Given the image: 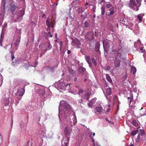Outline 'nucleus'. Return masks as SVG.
<instances>
[{"label": "nucleus", "mask_w": 146, "mask_h": 146, "mask_svg": "<svg viewBox=\"0 0 146 146\" xmlns=\"http://www.w3.org/2000/svg\"><path fill=\"white\" fill-rule=\"evenodd\" d=\"M110 66H107V67L106 68V70H107L108 71L110 70Z\"/></svg>", "instance_id": "nucleus-49"}, {"label": "nucleus", "mask_w": 146, "mask_h": 146, "mask_svg": "<svg viewBox=\"0 0 146 146\" xmlns=\"http://www.w3.org/2000/svg\"><path fill=\"white\" fill-rule=\"evenodd\" d=\"M112 6V4L108 3L106 5V7L108 8H109Z\"/></svg>", "instance_id": "nucleus-36"}, {"label": "nucleus", "mask_w": 146, "mask_h": 146, "mask_svg": "<svg viewBox=\"0 0 146 146\" xmlns=\"http://www.w3.org/2000/svg\"><path fill=\"white\" fill-rule=\"evenodd\" d=\"M86 69L82 66L79 67L78 69V72L79 74L84 75L86 71Z\"/></svg>", "instance_id": "nucleus-6"}, {"label": "nucleus", "mask_w": 146, "mask_h": 146, "mask_svg": "<svg viewBox=\"0 0 146 146\" xmlns=\"http://www.w3.org/2000/svg\"><path fill=\"white\" fill-rule=\"evenodd\" d=\"M92 140L93 142V144L94 145V144H95V143L94 140L93 138H92Z\"/></svg>", "instance_id": "nucleus-59"}, {"label": "nucleus", "mask_w": 146, "mask_h": 146, "mask_svg": "<svg viewBox=\"0 0 146 146\" xmlns=\"http://www.w3.org/2000/svg\"><path fill=\"white\" fill-rule=\"evenodd\" d=\"M84 74H85V77L88 78V74L86 71L85 72Z\"/></svg>", "instance_id": "nucleus-41"}, {"label": "nucleus", "mask_w": 146, "mask_h": 146, "mask_svg": "<svg viewBox=\"0 0 146 146\" xmlns=\"http://www.w3.org/2000/svg\"><path fill=\"white\" fill-rule=\"evenodd\" d=\"M81 17L83 19H85L87 17V16H85L84 15L82 14L81 15Z\"/></svg>", "instance_id": "nucleus-42"}, {"label": "nucleus", "mask_w": 146, "mask_h": 146, "mask_svg": "<svg viewBox=\"0 0 146 146\" xmlns=\"http://www.w3.org/2000/svg\"><path fill=\"white\" fill-rule=\"evenodd\" d=\"M94 146H100V145L99 144L98 142H96L95 144L94 145Z\"/></svg>", "instance_id": "nucleus-45"}, {"label": "nucleus", "mask_w": 146, "mask_h": 146, "mask_svg": "<svg viewBox=\"0 0 146 146\" xmlns=\"http://www.w3.org/2000/svg\"><path fill=\"white\" fill-rule=\"evenodd\" d=\"M105 7L104 6H102L101 8V15H103L104 14Z\"/></svg>", "instance_id": "nucleus-26"}, {"label": "nucleus", "mask_w": 146, "mask_h": 146, "mask_svg": "<svg viewBox=\"0 0 146 146\" xmlns=\"http://www.w3.org/2000/svg\"><path fill=\"white\" fill-rule=\"evenodd\" d=\"M3 41V39L1 38L0 40V45L1 46H2L1 43Z\"/></svg>", "instance_id": "nucleus-47"}, {"label": "nucleus", "mask_w": 146, "mask_h": 146, "mask_svg": "<svg viewBox=\"0 0 146 146\" xmlns=\"http://www.w3.org/2000/svg\"><path fill=\"white\" fill-rule=\"evenodd\" d=\"M48 46L47 47V49L45 50V52H43V50H42L41 51L42 53V54H45V53L47 51V50H49L52 48V46L50 42H49L48 44Z\"/></svg>", "instance_id": "nucleus-14"}, {"label": "nucleus", "mask_w": 146, "mask_h": 146, "mask_svg": "<svg viewBox=\"0 0 146 146\" xmlns=\"http://www.w3.org/2000/svg\"><path fill=\"white\" fill-rule=\"evenodd\" d=\"M86 61L89 64H91V62L90 59V57L89 55L87 56L86 58Z\"/></svg>", "instance_id": "nucleus-25"}, {"label": "nucleus", "mask_w": 146, "mask_h": 146, "mask_svg": "<svg viewBox=\"0 0 146 146\" xmlns=\"http://www.w3.org/2000/svg\"><path fill=\"white\" fill-rule=\"evenodd\" d=\"M69 141V139L68 138V137L66 138H65V140L64 141V143L65 145V146H67L68 145V142Z\"/></svg>", "instance_id": "nucleus-24"}, {"label": "nucleus", "mask_w": 146, "mask_h": 146, "mask_svg": "<svg viewBox=\"0 0 146 146\" xmlns=\"http://www.w3.org/2000/svg\"><path fill=\"white\" fill-rule=\"evenodd\" d=\"M19 100H17L16 101V105H17L19 103Z\"/></svg>", "instance_id": "nucleus-54"}, {"label": "nucleus", "mask_w": 146, "mask_h": 146, "mask_svg": "<svg viewBox=\"0 0 146 146\" xmlns=\"http://www.w3.org/2000/svg\"><path fill=\"white\" fill-rule=\"evenodd\" d=\"M6 3V1L5 0H2L1 5V7L3 9V11H5V4Z\"/></svg>", "instance_id": "nucleus-17"}, {"label": "nucleus", "mask_w": 146, "mask_h": 146, "mask_svg": "<svg viewBox=\"0 0 146 146\" xmlns=\"http://www.w3.org/2000/svg\"><path fill=\"white\" fill-rule=\"evenodd\" d=\"M127 76V74L126 73H125V77H124V78H123V79L124 80H125L126 78V77Z\"/></svg>", "instance_id": "nucleus-53"}, {"label": "nucleus", "mask_w": 146, "mask_h": 146, "mask_svg": "<svg viewBox=\"0 0 146 146\" xmlns=\"http://www.w3.org/2000/svg\"><path fill=\"white\" fill-rule=\"evenodd\" d=\"M143 47H141L140 48V50L142 51V52H143Z\"/></svg>", "instance_id": "nucleus-58"}, {"label": "nucleus", "mask_w": 146, "mask_h": 146, "mask_svg": "<svg viewBox=\"0 0 146 146\" xmlns=\"http://www.w3.org/2000/svg\"><path fill=\"white\" fill-rule=\"evenodd\" d=\"M18 8V7L17 6L16 4L15 3L14 4H11V7L10 8L9 10L13 14L14 12L15 11V10Z\"/></svg>", "instance_id": "nucleus-5"}, {"label": "nucleus", "mask_w": 146, "mask_h": 146, "mask_svg": "<svg viewBox=\"0 0 146 146\" xmlns=\"http://www.w3.org/2000/svg\"><path fill=\"white\" fill-rule=\"evenodd\" d=\"M95 110H96V111L100 113L102 111V108L101 107H97L96 108Z\"/></svg>", "instance_id": "nucleus-23"}, {"label": "nucleus", "mask_w": 146, "mask_h": 146, "mask_svg": "<svg viewBox=\"0 0 146 146\" xmlns=\"http://www.w3.org/2000/svg\"><path fill=\"white\" fill-rule=\"evenodd\" d=\"M46 25L48 27V28L50 27V24L49 21L48 20H46Z\"/></svg>", "instance_id": "nucleus-35"}, {"label": "nucleus", "mask_w": 146, "mask_h": 146, "mask_svg": "<svg viewBox=\"0 0 146 146\" xmlns=\"http://www.w3.org/2000/svg\"><path fill=\"white\" fill-rule=\"evenodd\" d=\"M105 0H98L99 3L101 4Z\"/></svg>", "instance_id": "nucleus-46"}, {"label": "nucleus", "mask_w": 146, "mask_h": 146, "mask_svg": "<svg viewBox=\"0 0 146 146\" xmlns=\"http://www.w3.org/2000/svg\"><path fill=\"white\" fill-rule=\"evenodd\" d=\"M77 11L79 13H82L84 11V10L82 9L81 6H80L76 7Z\"/></svg>", "instance_id": "nucleus-18"}, {"label": "nucleus", "mask_w": 146, "mask_h": 146, "mask_svg": "<svg viewBox=\"0 0 146 146\" xmlns=\"http://www.w3.org/2000/svg\"><path fill=\"white\" fill-rule=\"evenodd\" d=\"M77 80V78H74V82H76V81Z\"/></svg>", "instance_id": "nucleus-64"}, {"label": "nucleus", "mask_w": 146, "mask_h": 146, "mask_svg": "<svg viewBox=\"0 0 146 146\" xmlns=\"http://www.w3.org/2000/svg\"><path fill=\"white\" fill-rule=\"evenodd\" d=\"M94 103H95L93 101H92V100H91L88 104V106L90 107H91Z\"/></svg>", "instance_id": "nucleus-29"}, {"label": "nucleus", "mask_w": 146, "mask_h": 146, "mask_svg": "<svg viewBox=\"0 0 146 146\" xmlns=\"http://www.w3.org/2000/svg\"><path fill=\"white\" fill-rule=\"evenodd\" d=\"M57 65L54 66H53L51 68V70H52L53 69H54L55 68H56L57 67Z\"/></svg>", "instance_id": "nucleus-52"}, {"label": "nucleus", "mask_w": 146, "mask_h": 146, "mask_svg": "<svg viewBox=\"0 0 146 146\" xmlns=\"http://www.w3.org/2000/svg\"><path fill=\"white\" fill-rule=\"evenodd\" d=\"M19 15L17 17V19L21 20L22 19V17L25 14V11L23 10L20 11L19 12Z\"/></svg>", "instance_id": "nucleus-11"}, {"label": "nucleus", "mask_w": 146, "mask_h": 146, "mask_svg": "<svg viewBox=\"0 0 146 146\" xmlns=\"http://www.w3.org/2000/svg\"><path fill=\"white\" fill-rule=\"evenodd\" d=\"M62 102L63 103L61 102V104L62 107L64 108V111H65V113H66L67 112L68 113V115H66L65 117V118L66 120L68 121L70 119L69 115H69L70 113V112L71 110L70 107V106L66 102L64 101H62Z\"/></svg>", "instance_id": "nucleus-2"}, {"label": "nucleus", "mask_w": 146, "mask_h": 146, "mask_svg": "<svg viewBox=\"0 0 146 146\" xmlns=\"http://www.w3.org/2000/svg\"><path fill=\"white\" fill-rule=\"evenodd\" d=\"M76 43V42L75 41H73L72 43V44H73L72 45H73L74 46H76V45H75Z\"/></svg>", "instance_id": "nucleus-57"}, {"label": "nucleus", "mask_w": 146, "mask_h": 146, "mask_svg": "<svg viewBox=\"0 0 146 146\" xmlns=\"http://www.w3.org/2000/svg\"><path fill=\"white\" fill-rule=\"evenodd\" d=\"M112 94L111 89L109 88L106 89V94L108 95H110Z\"/></svg>", "instance_id": "nucleus-16"}, {"label": "nucleus", "mask_w": 146, "mask_h": 146, "mask_svg": "<svg viewBox=\"0 0 146 146\" xmlns=\"http://www.w3.org/2000/svg\"><path fill=\"white\" fill-rule=\"evenodd\" d=\"M84 25L85 27L86 28H87L89 27V25H90V23L88 22H86L84 23Z\"/></svg>", "instance_id": "nucleus-33"}, {"label": "nucleus", "mask_w": 146, "mask_h": 146, "mask_svg": "<svg viewBox=\"0 0 146 146\" xmlns=\"http://www.w3.org/2000/svg\"><path fill=\"white\" fill-rule=\"evenodd\" d=\"M137 3V5H138V6L140 7L141 5V3L140 2V0H136Z\"/></svg>", "instance_id": "nucleus-39"}, {"label": "nucleus", "mask_w": 146, "mask_h": 146, "mask_svg": "<svg viewBox=\"0 0 146 146\" xmlns=\"http://www.w3.org/2000/svg\"><path fill=\"white\" fill-rule=\"evenodd\" d=\"M112 43L111 41L106 39L103 41V45L104 50L106 52H108L110 50V45Z\"/></svg>", "instance_id": "nucleus-3"}, {"label": "nucleus", "mask_w": 146, "mask_h": 146, "mask_svg": "<svg viewBox=\"0 0 146 146\" xmlns=\"http://www.w3.org/2000/svg\"><path fill=\"white\" fill-rule=\"evenodd\" d=\"M121 52L122 49L121 47L120 48H118L117 50L112 49L111 53L113 54H116L113 60L114 66L116 68L119 67L120 66L122 56Z\"/></svg>", "instance_id": "nucleus-1"}, {"label": "nucleus", "mask_w": 146, "mask_h": 146, "mask_svg": "<svg viewBox=\"0 0 146 146\" xmlns=\"http://www.w3.org/2000/svg\"><path fill=\"white\" fill-rule=\"evenodd\" d=\"M78 89L79 90L78 92L79 94L83 92V90L82 88H78Z\"/></svg>", "instance_id": "nucleus-38"}, {"label": "nucleus", "mask_w": 146, "mask_h": 146, "mask_svg": "<svg viewBox=\"0 0 146 146\" xmlns=\"http://www.w3.org/2000/svg\"><path fill=\"white\" fill-rule=\"evenodd\" d=\"M45 43H43L40 44L39 46V48L40 49H41L44 47L45 45Z\"/></svg>", "instance_id": "nucleus-34"}, {"label": "nucleus", "mask_w": 146, "mask_h": 146, "mask_svg": "<svg viewBox=\"0 0 146 146\" xmlns=\"http://www.w3.org/2000/svg\"><path fill=\"white\" fill-rule=\"evenodd\" d=\"M71 52V51L70 50H68L67 51V53L68 54H70Z\"/></svg>", "instance_id": "nucleus-60"}, {"label": "nucleus", "mask_w": 146, "mask_h": 146, "mask_svg": "<svg viewBox=\"0 0 146 146\" xmlns=\"http://www.w3.org/2000/svg\"><path fill=\"white\" fill-rule=\"evenodd\" d=\"M71 131V129L68 127H65L64 130V133L66 136L67 137L70 136Z\"/></svg>", "instance_id": "nucleus-7"}, {"label": "nucleus", "mask_w": 146, "mask_h": 146, "mask_svg": "<svg viewBox=\"0 0 146 146\" xmlns=\"http://www.w3.org/2000/svg\"><path fill=\"white\" fill-rule=\"evenodd\" d=\"M5 97V98L4 100L3 103L4 104L5 106H7L8 105L9 103L10 100H11V99L9 97H7V98L6 97Z\"/></svg>", "instance_id": "nucleus-13"}, {"label": "nucleus", "mask_w": 146, "mask_h": 146, "mask_svg": "<svg viewBox=\"0 0 146 146\" xmlns=\"http://www.w3.org/2000/svg\"><path fill=\"white\" fill-rule=\"evenodd\" d=\"M109 11L110 12H106V16H111L114 14L115 13V8L113 7H112L110 9Z\"/></svg>", "instance_id": "nucleus-9"}, {"label": "nucleus", "mask_w": 146, "mask_h": 146, "mask_svg": "<svg viewBox=\"0 0 146 146\" xmlns=\"http://www.w3.org/2000/svg\"><path fill=\"white\" fill-rule=\"evenodd\" d=\"M90 5L92 6V7H93L92 8V11L94 12H96V5Z\"/></svg>", "instance_id": "nucleus-32"}, {"label": "nucleus", "mask_w": 146, "mask_h": 146, "mask_svg": "<svg viewBox=\"0 0 146 146\" xmlns=\"http://www.w3.org/2000/svg\"><path fill=\"white\" fill-rule=\"evenodd\" d=\"M129 26H132L133 25V24L131 23H130L129 24Z\"/></svg>", "instance_id": "nucleus-62"}, {"label": "nucleus", "mask_w": 146, "mask_h": 146, "mask_svg": "<svg viewBox=\"0 0 146 146\" xmlns=\"http://www.w3.org/2000/svg\"><path fill=\"white\" fill-rule=\"evenodd\" d=\"M91 61L92 63L95 66L97 65V62L96 61V60L94 58H91Z\"/></svg>", "instance_id": "nucleus-27"}, {"label": "nucleus", "mask_w": 146, "mask_h": 146, "mask_svg": "<svg viewBox=\"0 0 146 146\" xmlns=\"http://www.w3.org/2000/svg\"><path fill=\"white\" fill-rule=\"evenodd\" d=\"M139 132L140 133L139 134L136 140L137 142H138L139 140L144 141L145 139V135L144 131L142 129H141Z\"/></svg>", "instance_id": "nucleus-4"}, {"label": "nucleus", "mask_w": 146, "mask_h": 146, "mask_svg": "<svg viewBox=\"0 0 146 146\" xmlns=\"http://www.w3.org/2000/svg\"><path fill=\"white\" fill-rule=\"evenodd\" d=\"M48 33H49V36L50 37H52V35H51L50 34V32H49Z\"/></svg>", "instance_id": "nucleus-56"}, {"label": "nucleus", "mask_w": 146, "mask_h": 146, "mask_svg": "<svg viewBox=\"0 0 146 146\" xmlns=\"http://www.w3.org/2000/svg\"><path fill=\"white\" fill-rule=\"evenodd\" d=\"M139 127L136 130L133 131H132L131 132V135H132L134 136L135 135H136L138 132L140 131L141 130V129H139Z\"/></svg>", "instance_id": "nucleus-19"}, {"label": "nucleus", "mask_w": 146, "mask_h": 146, "mask_svg": "<svg viewBox=\"0 0 146 146\" xmlns=\"http://www.w3.org/2000/svg\"><path fill=\"white\" fill-rule=\"evenodd\" d=\"M90 94L89 93H86L84 95V97L86 100H88L89 99Z\"/></svg>", "instance_id": "nucleus-21"}, {"label": "nucleus", "mask_w": 146, "mask_h": 146, "mask_svg": "<svg viewBox=\"0 0 146 146\" xmlns=\"http://www.w3.org/2000/svg\"><path fill=\"white\" fill-rule=\"evenodd\" d=\"M59 42V45L60 46V47H61L62 44V41H60Z\"/></svg>", "instance_id": "nucleus-51"}, {"label": "nucleus", "mask_w": 146, "mask_h": 146, "mask_svg": "<svg viewBox=\"0 0 146 146\" xmlns=\"http://www.w3.org/2000/svg\"><path fill=\"white\" fill-rule=\"evenodd\" d=\"M10 52L11 54V56L12 60H13L14 59V54H13V52H11V51H10Z\"/></svg>", "instance_id": "nucleus-44"}, {"label": "nucleus", "mask_w": 146, "mask_h": 146, "mask_svg": "<svg viewBox=\"0 0 146 146\" xmlns=\"http://www.w3.org/2000/svg\"><path fill=\"white\" fill-rule=\"evenodd\" d=\"M57 34L56 33L55 34V38H57V39H58V38H57Z\"/></svg>", "instance_id": "nucleus-63"}, {"label": "nucleus", "mask_w": 146, "mask_h": 146, "mask_svg": "<svg viewBox=\"0 0 146 146\" xmlns=\"http://www.w3.org/2000/svg\"><path fill=\"white\" fill-rule=\"evenodd\" d=\"M133 96H132L131 97V98H130V100H129V105L130 104H131V103L132 102V100H133Z\"/></svg>", "instance_id": "nucleus-40"}, {"label": "nucleus", "mask_w": 146, "mask_h": 146, "mask_svg": "<svg viewBox=\"0 0 146 146\" xmlns=\"http://www.w3.org/2000/svg\"><path fill=\"white\" fill-rule=\"evenodd\" d=\"M106 76L107 80L110 83H112V81L109 75L108 74H106Z\"/></svg>", "instance_id": "nucleus-20"}, {"label": "nucleus", "mask_w": 146, "mask_h": 146, "mask_svg": "<svg viewBox=\"0 0 146 146\" xmlns=\"http://www.w3.org/2000/svg\"><path fill=\"white\" fill-rule=\"evenodd\" d=\"M137 5L134 0H130L129 4V7L131 9L133 8V7L136 6Z\"/></svg>", "instance_id": "nucleus-10"}, {"label": "nucleus", "mask_w": 146, "mask_h": 146, "mask_svg": "<svg viewBox=\"0 0 146 146\" xmlns=\"http://www.w3.org/2000/svg\"><path fill=\"white\" fill-rule=\"evenodd\" d=\"M138 5H137L136 6V9H135V11H137L139 10V7L138 6Z\"/></svg>", "instance_id": "nucleus-48"}, {"label": "nucleus", "mask_w": 146, "mask_h": 146, "mask_svg": "<svg viewBox=\"0 0 146 146\" xmlns=\"http://www.w3.org/2000/svg\"><path fill=\"white\" fill-rule=\"evenodd\" d=\"M132 123L133 125L135 126H138V124L135 120H133L132 122Z\"/></svg>", "instance_id": "nucleus-30"}, {"label": "nucleus", "mask_w": 146, "mask_h": 146, "mask_svg": "<svg viewBox=\"0 0 146 146\" xmlns=\"http://www.w3.org/2000/svg\"><path fill=\"white\" fill-rule=\"evenodd\" d=\"M25 90L24 89L21 88L18 90L17 92V94L19 96H22L25 93Z\"/></svg>", "instance_id": "nucleus-8"}, {"label": "nucleus", "mask_w": 146, "mask_h": 146, "mask_svg": "<svg viewBox=\"0 0 146 146\" xmlns=\"http://www.w3.org/2000/svg\"><path fill=\"white\" fill-rule=\"evenodd\" d=\"M29 142H28L26 144V145H25L24 146H29V144H28V143H29Z\"/></svg>", "instance_id": "nucleus-61"}, {"label": "nucleus", "mask_w": 146, "mask_h": 146, "mask_svg": "<svg viewBox=\"0 0 146 146\" xmlns=\"http://www.w3.org/2000/svg\"><path fill=\"white\" fill-rule=\"evenodd\" d=\"M107 16L106 18L109 21H112L113 20V16L112 15Z\"/></svg>", "instance_id": "nucleus-28"}, {"label": "nucleus", "mask_w": 146, "mask_h": 146, "mask_svg": "<svg viewBox=\"0 0 146 146\" xmlns=\"http://www.w3.org/2000/svg\"><path fill=\"white\" fill-rule=\"evenodd\" d=\"M104 85H105V87H108V85L107 83L106 82L105 83Z\"/></svg>", "instance_id": "nucleus-55"}, {"label": "nucleus", "mask_w": 146, "mask_h": 146, "mask_svg": "<svg viewBox=\"0 0 146 146\" xmlns=\"http://www.w3.org/2000/svg\"><path fill=\"white\" fill-rule=\"evenodd\" d=\"M93 32H88L86 34V36L88 38H90L91 37L93 36Z\"/></svg>", "instance_id": "nucleus-15"}, {"label": "nucleus", "mask_w": 146, "mask_h": 146, "mask_svg": "<svg viewBox=\"0 0 146 146\" xmlns=\"http://www.w3.org/2000/svg\"><path fill=\"white\" fill-rule=\"evenodd\" d=\"M24 123L23 122H21L20 123V127L21 128L23 127L24 126Z\"/></svg>", "instance_id": "nucleus-43"}, {"label": "nucleus", "mask_w": 146, "mask_h": 146, "mask_svg": "<svg viewBox=\"0 0 146 146\" xmlns=\"http://www.w3.org/2000/svg\"><path fill=\"white\" fill-rule=\"evenodd\" d=\"M69 72L71 75H73L74 74V71L70 69L69 68Z\"/></svg>", "instance_id": "nucleus-31"}, {"label": "nucleus", "mask_w": 146, "mask_h": 146, "mask_svg": "<svg viewBox=\"0 0 146 146\" xmlns=\"http://www.w3.org/2000/svg\"><path fill=\"white\" fill-rule=\"evenodd\" d=\"M20 40V39H17L16 40V42L14 43L15 46V47L14 48L15 50H17L18 49Z\"/></svg>", "instance_id": "nucleus-12"}, {"label": "nucleus", "mask_w": 146, "mask_h": 146, "mask_svg": "<svg viewBox=\"0 0 146 146\" xmlns=\"http://www.w3.org/2000/svg\"><path fill=\"white\" fill-rule=\"evenodd\" d=\"M131 72L133 74H135L136 72V69L134 66H131Z\"/></svg>", "instance_id": "nucleus-22"}, {"label": "nucleus", "mask_w": 146, "mask_h": 146, "mask_svg": "<svg viewBox=\"0 0 146 146\" xmlns=\"http://www.w3.org/2000/svg\"><path fill=\"white\" fill-rule=\"evenodd\" d=\"M91 100H92V101H93V102H94L95 103V102L96 101V98H93V99H92Z\"/></svg>", "instance_id": "nucleus-50"}, {"label": "nucleus", "mask_w": 146, "mask_h": 146, "mask_svg": "<svg viewBox=\"0 0 146 146\" xmlns=\"http://www.w3.org/2000/svg\"><path fill=\"white\" fill-rule=\"evenodd\" d=\"M137 17L138 19L139 20V21L141 22L142 20V17H141V16H140V15H138Z\"/></svg>", "instance_id": "nucleus-37"}]
</instances>
